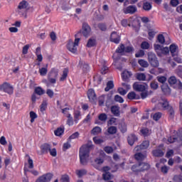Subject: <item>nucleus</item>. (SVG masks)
Here are the masks:
<instances>
[{
    "instance_id": "obj_1",
    "label": "nucleus",
    "mask_w": 182,
    "mask_h": 182,
    "mask_svg": "<svg viewBox=\"0 0 182 182\" xmlns=\"http://www.w3.org/2000/svg\"><path fill=\"white\" fill-rule=\"evenodd\" d=\"M91 150H93V145L92 144H87L83 145L80 149V161L81 164L84 166L87 164L89 160V153Z\"/></svg>"
},
{
    "instance_id": "obj_2",
    "label": "nucleus",
    "mask_w": 182,
    "mask_h": 182,
    "mask_svg": "<svg viewBox=\"0 0 182 182\" xmlns=\"http://www.w3.org/2000/svg\"><path fill=\"white\" fill-rule=\"evenodd\" d=\"M134 50V48L132 46H127L125 47L124 45L121 44L117 49L116 50V53L113 55L112 58L114 60L117 61L120 59L119 56V53L123 54L124 52L126 53H132Z\"/></svg>"
},
{
    "instance_id": "obj_3",
    "label": "nucleus",
    "mask_w": 182,
    "mask_h": 182,
    "mask_svg": "<svg viewBox=\"0 0 182 182\" xmlns=\"http://www.w3.org/2000/svg\"><path fill=\"white\" fill-rule=\"evenodd\" d=\"M31 9L29 3L27 1H21L17 7V12L21 16H23L25 18H28V11Z\"/></svg>"
},
{
    "instance_id": "obj_4",
    "label": "nucleus",
    "mask_w": 182,
    "mask_h": 182,
    "mask_svg": "<svg viewBox=\"0 0 182 182\" xmlns=\"http://www.w3.org/2000/svg\"><path fill=\"white\" fill-rule=\"evenodd\" d=\"M154 49L159 58H161L163 55H168L170 53V50L168 47H163V46L159 44H154Z\"/></svg>"
},
{
    "instance_id": "obj_5",
    "label": "nucleus",
    "mask_w": 182,
    "mask_h": 182,
    "mask_svg": "<svg viewBox=\"0 0 182 182\" xmlns=\"http://www.w3.org/2000/svg\"><path fill=\"white\" fill-rule=\"evenodd\" d=\"M148 56V62L151 65L152 68H159L160 65V63L159 62V59L157 58V55L156 53L153 52H149L147 53Z\"/></svg>"
},
{
    "instance_id": "obj_6",
    "label": "nucleus",
    "mask_w": 182,
    "mask_h": 182,
    "mask_svg": "<svg viewBox=\"0 0 182 182\" xmlns=\"http://www.w3.org/2000/svg\"><path fill=\"white\" fill-rule=\"evenodd\" d=\"M78 45H79V38H75V42H73V41L72 40H69L67 44V49H68V50L71 52V53H77V46H78Z\"/></svg>"
},
{
    "instance_id": "obj_7",
    "label": "nucleus",
    "mask_w": 182,
    "mask_h": 182,
    "mask_svg": "<svg viewBox=\"0 0 182 182\" xmlns=\"http://www.w3.org/2000/svg\"><path fill=\"white\" fill-rule=\"evenodd\" d=\"M178 134V137L173 136L168 138V143H178L179 146H182V128L179 129Z\"/></svg>"
},
{
    "instance_id": "obj_8",
    "label": "nucleus",
    "mask_w": 182,
    "mask_h": 182,
    "mask_svg": "<svg viewBox=\"0 0 182 182\" xmlns=\"http://www.w3.org/2000/svg\"><path fill=\"white\" fill-rule=\"evenodd\" d=\"M0 90H2L4 93H7L8 95H13L14 86L9 82H4L0 85Z\"/></svg>"
},
{
    "instance_id": "obj_9",
    "label": "nucleus",
    "mask_w": 182,
    "mask_h": 182,
    "mask_svg": "<svg viewBox=\"0 0 182 182\" xmlns=\"http://www.w3.org/2000/svg\"><path fill=\"white\" fill-rule=\"evenodd\" d=\"M81 32L83 36L87 38V36H90V33H92V28H90V26H89V24L84 23L82 24Z\"/></svg>"
},
{
    "instance_id": "obj_10",
    "label": "nucleus",
    "mask_w": 182,
    "mask_h": 182,
    "mask_svg": "<svg viewBox=\"0 0 182 182\" xmlns=\"http://www.w3.org/2000/svg\"><path fill=\"white\" fill-rule=\"evenodd\" d=\"M150 146V142L149 141H144L140 145L136 146L134 149V151L139 152L141 151V150H146V149H149Z\"/></svg>"
},
{
    "instance_id": "obj_11",
    "label": "nucleus",
    "mask_w": 182,
    "mask_h": 182,
    "mask_svg": "<svg viewBox=\"0 0 182 182\" xmlns=\"http://www.w3.org/2000/svg\"><path fill=\"white\" fill-rule=\"evenodd\" d=\"M52 177H53L52 173H46L38 177L36 182H49L52 180Z\"/></svg>"
},
{
    "instance_id": "obj_12",
    "label": "nucleus",
    "mask_w": 182,
    "mask_h": 182,
    "mask_svg": "<svg viewBox=\"0 0 182 182\" xmlns=\"http://www.w3.org/2000/svg\"><path fill=\"white\" fill-rule=\"evenodd\" d=\"M148 87L147 85L139 84V82H135L133 85L134 90H136V92H144Z\"/></svg>"
},
{
    "instance_id": "obj_13",
    "label": "nucleus",
    "mask_w": 182,
    "mask_h": 182,
    "mask_svg": "<svg viewBox=\"0 0 182 182\" xmlns=\"http://www.w3.org/2000/svg\"><path fill=\"white\" fill-rule=\"evenodd\" d=\"M161 147H163V145H160L159 148L152 151L154 157H163L164 156V149Z\"/></svg>"
},
{
    "instance_id": "obj_14",
    "label": "nucleus",
    "mask_w": 182,
    "mask_h": 182,
    "mask_svg": "<svg viewBox=\"0 0 182 182\" xmlns=\"http://www.w3.org/2000/svg\"><path fill=\"white\" fill-rule=\"evenodd\" d=\"M87 97L91 103H95L97 99L94 89H90L87 92Z\"/></svg>"
},
{
    "instance_id": "obj_15",
    "label": "nucleus",
    "mask_w": 182,
    "mask_h": 182,
    "mask_svg": "<svg viewBox=\"0 0 182 182\" xmlns=\"http://www.w3.org/2000/svg\"><path fill=\"white\" fill-rule=\"evenodd\" d=\"M124 14H130L133 15V14H136L137 12V7L136 6H129L127 8L123 9Z\"/></svg>"
},
{
    "instance_id": "obj_16",
    "label": "nucleus",
    "mask_w": 182,
    "mask_h": 182,
    "mask_svg": "<svg viewBox=\"0 0 182 182\" xmlns=\"http://www.w3.org/2000/svg\"><path fill=\"white\" fill-rule=\"evenodd\" d=\"M169 51L172 57L178 56V46H177V45L171 44L169 46Z\"/></svg>"
},
{
    "instance_id": "obj_17",
    "label": "nucleus",
    "mask_w": 182,
    "mask_h": 182,
    "mask_svg": "<svg viewBox=\"0 0 182 182\" xmlns=\"http://www.w3.org/2000/svg\"><path fill=\"white\" fill-rule=\"evenodd\" d=\"M104 161H105L103 160V159H102V158H97L94 161L93 166L97 170H100V168H102L101 166L103 164Z\"/></svg>"
},
{
    "instance_id": "obj_18",
    "label": "nucleus",
    "mask_w": 182,
    "mask_h": 182,
    "mask_svg": "<svg viewBox=\"0 0 182 182\" xmlns=\"http://www.w3.org/2000/svg\"><path fill=\"white\" fill-rule=\"evenodd\" d=\"M138 140L139 138L134 134H130L127 138V141L129 146H133Z\"/></svg>"
},
{
    "instance_id": "obj_19",
    "label": "nucleus",
    "mask_w": 182,
    "mask_h": 182,
    "mask_svg": "<svg viewBox=\"0 0 182 182\" xmlns=\"http://www.w3.org/2000/svg\"><path fill=\"white\" fill-rule=\"evenodd\" d=\"M110 41L111 42H114V43H119L120 42V36L116 31H114L111 33Z\"/></svg>"
},
{
    "instance_id": "obj_20",
    "label": "nucleus",
    "mask_w": 182,
    "mask_h": 182,
    "mask_svg": "<svg viewBox=\"0 0 182 182\" xmlns=\"http://www.w3.org/2000/svg\"><path fill=\"white\" fill-rule=\"evenodd\" d=\"M147 157L146 152L141 153L139 152L134 154V158L137 161H143Z\"/></svg>"
},
{
    "instance_id": "obj_21",
    "label": "nucleus",
    "mask_w": 182,
    "mask_h": 182,
    "mask_svg": "<svg viewBox=\"0 0 182 182\" xmlns=\"http://www.w3.org/2000/svg\"><path fill=\"white\" fill-rule=\"evenodd\" d=\"M161 90L164 95H166L167 96H169V95H171V89H170V87H168V84H163L161 85Z\"/></svg>"
},
{
    "instance_id": "obj_22",
    "label": "nucleus",
    "mask_w": 182,
    "mask_h": 182,
    "mask_svg": "<svg viewBox=\"0 0 182 182\" xmlns=\"http://www.w3.org/2000/svg\"><path fill=\"white\" fill-rule=\"evenodd\" d=\"M41 153H43V154H46V153H48V151L50 150L51 146L50 144L45 143L41 146Z\"/></svg>"
},
{
    "instance_id": "obj_23",
    "label": "nucleus",
    "mask_w": 182,
    "mask_h": 182,
    "mask_svg": "<svg viewBox=\"0 0 182 182\" xmlns=\"http://www.w3.org/2000/svg\"><path fill=\"white\" fill-rule=\"evenodd\" d=\"M51 73L54 74V78L48 77V82H50V83H52L53 85L56 83V79L58 78V70L53 69L51 70Z\"/></svg>"
},
{
    "instance_id": "obj_24",
    "label": "nucleus",
    "mask_w": 182,
    "mask_h": 182,
    "mask_svg": "<svg viewBox=\"0 0 182 182\" xmlns=\"http://www.w3.org/2000/svg\"><path fill=\"white\" fill-rule=\"evenodd\" d=\"M111 112L114 116H120V107H119L118 106H112L111 107Z\"/></svg>"
},
{
    "instance_id": "obj_25",
    "label": "nucleus",
    "mask_w": 182,
    "mask_h": 182,
    "mask_svg": "<svg viewBox=\"0 0 182 182\" xmlns=\"http://www.w3.org/2000/svg\"><path fill=\"white\" fill-rule=\"evenodd\" d=\"M136 32L140 31V21L134 20L132 25Z\"/></svg>"
},
{
    "instance_id": "obj_26",
    "label": "nucleus",
    "mask_w": 182,
    "mask_h": 182,
    "mask_svg": "<svg viewBox=\"0 0 182 182\" xmlns=\"http://www.w3.org/2000/svg\"><path fill=\"white\" fill-rule=\"evenodd\" d=\"M140 171H144L146 170H149L150 168V165L149 164H146L144 162H141L139 164Z\"/></svg>"
},
{
    "instance_id": "obj_27",
    "label": "nucleus",
    "mask_w": 182,
    "mask_h": 182,
    "mask_svg": "<svg viewBox=\"0 0 182 182\" xmlns=\"http://www.w3.org/2000/svg\"><path fill=\"white\" fill-rule=\"evenodd\" d=\"M65 133V127L62 126L58 127L56 130L54 131V134L56 136H60Z\"/></svg>"
},
{
    "instance_id": "obj_28",
    "label": "nucleus",
    "mask_w": 182,
    "mask_h": 182,
    "mask_svg": "<svg viewBox=\"0 0 182 182\" xmlns=\"http://www.w3.org/2000/svg\"><path fill=\"white\" fill-rule=\"evenodd\" d=\"M159 105L161 106L163 110H168V107H171V106L168 105V102H167L166 100L161 102H159Z\"/></svg>"
},
{
    "instance_id": "obj_29",
    "label": "nucleus",
    "mask_w": 182,
    "mask_h": 182,
    "mask_svg": "<svg viewBox=\"0 0 182 182\" xmlns=\"http://www.w3.org/2000/svg\"><path fill=\"white\" fill-rule=\"evenodd\" d=\"M132 76V73L124 70L122 74V77L123 80L127 81L129 78Z\"/></svg>"
},
{
    "instance_id": "obj_30",
    "label": "nucleus",
    "mask_w": 182,
    "mask_h": 182,
    "mask_svg": "<svg viewBox=\"0 0 182 182\" xmlns=\"http://www.w3.org/2000/svg\"><path fill=\"white\" fill-rule=\"evenodd\" d=\"M102 133V128L100 127H95L91 130V134L93 136H97V134H100Z\"/></svg>"
},
{
    "instance_id": "obj_31",
    "label": "nucleus",
    "mask_w": 182,
    "mask_h": 182,
    "mask_svg": "<svg viewBox=\"0 0 182 182\" xmlns=\"http://www.w3.org/2000/svg\"><path fill=\"white\" fill-rule=\"evenodd\" d=\"M93 46H96V38H91L87 41V48H92Z\"/></svg>"
},
{
    "instance_id": "obj_32",
    "label": "nucleus",
    "mask_w": 182,
    "mask_h": 182,
    "mask_svg": "<svg viewBox=\"0 0 182 182\" xmlns=\"http://www.w3.org/2000/svg\"><path fill=\"white\" fill-rule=\"evenodd\" d=\"M102 178L105 181H109V180H112V178H113V175H112L110 172L104 173L102 174Z\"/></svg>"
},
{
    "instance_id": "obj_33",
    "label": "nucleus",
    "mask_w": 182,
    "mask_h": 182,
    "mask_svg": "<svg viewBox=\"0 0 182 182\" xmlns=\"http://www.w3.org/2000/svg\"><path fill=\"white\" fill-rule=\"evenodd\" d=\"M34 92L36 95H38V96H42V95H45V90L41 87H37L35 88Z\"/></svg>"
},
{
    "instance_id": "obj_34",
    "label": "nucleus",
    "mask_w": 182,
    "mask_h": 182,
    "mask_svg": "<svg viewBox=\"0 0 182 182\" xmlns=\"http://www.w3.org/2000/svg\"><path fill=\"white\" fill-rule=\"evenodd\" d=\"M114 87V84L113 83V81L110 80L107 82V87H105V92H109V90H111V89H113Z\"/></svg>"
},
{
    "instance_id": "obj_35",
    "label": "nucleus",
    "mask_w": 182,
    "mask_h": 182,
    "mask_svg": "<svg viewBox=\"0 0 182 182\" xmlns=\"http://www.w3.org/2000/svg\"><path fill=\"white\" fill-rule=\"evenodd\" d=\"M68 73H69V70L68 68L64 69V70L63 71V75L60 78V82H63L64 80H66V77H68Z\"/></svg>"
},
{
    "instance_id": "obj_36",
    "label": "nucleus",
    "mask_w": 182,
    "mask_h": 182,
    "mask_svg": "<svg viewBox=\"0 0 182 182\" xmlns=\"http://www.w3.org/2000/svg\"><path fill=\"white\" fill-rule=\"evenodd\" d=\"M39 73L41 76H46L48 73V64L46 65V68H39Z\"/></svg>"
},
{
    "instance_id": "obj_37",
    "label": "nucleus",
    "mask_w": 182,
    "mask_h": 182,
    "mask_svg": "<svg viewBox=\"0 0 182 182\" xmlns=\"http://www.w3.org/2000/svg\"><path fill=\"white\" fill-rule=\"evenodd\" d=\"M109 134H116L117 133V127H109L107 129Z\"/></svg>"
},
{
    "instance_id": "obj_38",
    "label": "nucleus",
    "mask_w": 182,
    "mask_h": 182,
    "mask_svg": "<svg viewBox=\"0 0 182 182\" xmlns=\"http://www.w3.org/2000/svg\"><path fill=\"white\" fill-rule=\"evenodd\" d=\"M157 41L159 43H161V45H164L166 42V39L164 38V36L163 34H159L157 36Z\"/></svg>"
},
{
    "instance_id": "obj_39",
    "label": "nucleus",
    "mask_w": 182,
    "mask_h": 182,
    "mask_svg": "<svg viewBox=\"0 0 182 182\" xmlns=\"http://www.w3.org/2000/svg\"><path fill=\"white\" fill-rule=\"evenodd\" d=\"M94 18L96 19V21H103L105 19V16L103 14H99L97 12H95L94 14Z\"/></svg>"
},
{
    "instance_id": "obj_40",
    "label": "nucleus",
    "mask_w": 182,
    "mask_h": 182,
    "mask_svg": "<svg viewBox=\"0 0 182 182\" xmlns=\"http://www.w3.org/2000/svg\"><path fill=\"white\" fill-rule=\"evenodd\" d=\"M168 82L169 83V85H171V86H173V85H176V83H177V78H176V77L174 76H171L168 78Z\"/></svg>"
},
{
    "instance_id": "obj_41",
    "label": "nucleus",
    "mask_w": 182,
    "mask_h": 182,
    "mask_svg": "<svg viewBox=\"0 0 182 182\" xmlns=\"http://www.w3.org/2000/svg\"><path fill=\"white\" fill-rule=\"evenodd\" d=\"M138 63L142 68H149V63L144 60H139Z\"/></svg>"
},
{
    "instance_id": "obj_42",
    "label": "nucleus",
    "mask_w": 182,
    "mask_h": 182,
    "mask_svg": "<svg viewBox=\"0 0 182 182\" xmlns=\"http://www.w3.org/2000/svg\"><path fill=\"white\" fill-rule=\"evenodd\" d=\"M80 68H82V69L84 72H86V70H88V69H89V65L85 63V62H83V61L80 62Z\"/></svg>"
},
{
    "instance_id": "obj_43",
    "label": "nucleus",
    "mask_w": 182,
    "mask_h": 182,
    "mask_svg": "<svg viewBox=\"0 0 182 182\" xmlns=\"http://www.w3.org/2000/svg\"><path fill=\"white\" fill-rule=\"evenodd\" d=\"M150 87L153 89V90H157V89H159V83L156 81H152L150 83Z\"/></svg>"
},
{
    "instance_id": "obj_44",
    "label": "nucleus",
    "mask_w": 182,
    "mask_h": 182,
    "mask_svg": "<svg viewBox=\"0 0 182 182\" xmlns=\"http://www.w3.org/2000/svg\"><path fill=\"white\" fill-rule=\"evenodd\" d=\"M30 117H31V123H33V122H35V119L38 118V115L36 114V113H35V112L33 111H31L30 112Z\"/></svg>"
},
{
    "instance_id": "obj_45",
    "label": "nucleus",
    "mask_w": 182,
    "mask_h": 182,
    "mask_svg": "<svg viewBox=\"0 0 182 182\" xmlns=\"http://www.w3.org/2000/svg\"><path fill=\"white\" fill-rule=\"evenodd\" d=\"M136 79L138 80L144 81L146 80V75L144 73H138L136 74Z\"/></svg>"
},
{
    "instance_id": "obj_46",
    "label": "nucleus",
    "mask_w": 182,
    "mask_h": 182,
    "mask_svg": "<svg viewBox=\"0 0 182 182\" xmlns=\"http://www.w3.org/2000/svg\"><path fill=\"white\" fill-rule=\"evenodd\" d=\"M162 114L161 112H156L153 115V119L155 122H159L161 119Z\"/></svg>"
},
{
    "instance_id": "obj_47",
    "label": "nucleus",
    "mask_w": 182,
    "mask_h": 182,
    "mask_svg": "<svg viewBox=\"0 0 182 182\" xmlns=\"http://www.w3.org/2000/svg\"><path fill=\"white\" fill-rule=\"evenodd\" d=\"M143 9L144 11H150L151 9V4L149 2H145L143 4Z\"/></svg>"
},
{
    "instance_id": "obj_48",
    "label": "nucleus",
    "mask_w": 182,
    "mask_h": 182,
    "mask_svg": "<svg viewBox=\"0 0 182 182\" xmlns=\"http://www.w3.org/2000/svg\"><path fill=\"white\" fill-rule=\"evenodd\" d=\"M97 26L100 31H105L107 29V26H106V23H99L97 24Z\"/></svg>"
},
{
    "instance_id": "obj_49",
    "label": "nucleus",
    "mask_w": 182,
    "mask_h": 182,
    "mask_svg": "<svg viewBox=\"0 0 182 182\" xmlns=\"http://www.w3.org/2000/svg\"><path fill=\"white\" fill-rule=\"evenodd\" d=\"M158 82H159V83H162V85H166V83H164L166 80L167 78L164 76H158L156 77Z\"/></svg>"
},
{
    "instance_id": "obj_50",
    "label": "nucleus",
    "mask_w": 182,
    "mask_h": 182,
    "mask_svg": "<svg viewBox=\"0 0 182 182\" xmlns=\"http://www.w3.org/2000/svg\"><path fill=\"white\" fill-rule=\"evenodd\" d=\"M46 107H48V102H46V100H44L43 101L41 105V108H40L41 112H45V110H46Z\"/></svg>"
},
{
    "instance_id": "obj_51",
    "label": "nucleus",
    "mask_w": 182,
    "mask_h": 182,
    "mask_svg": "<svg viewBox=\"0 0 182 182\" xmlns=\"http://www.w3.org/2000/svg\"><path fill=\"white\" fill-rule=\"evenodd\" d=\"M168 111L169 113V117L171 119H173L174 118V109H173V107H168Z\"/></svg>"
},
{
    "instance_id": "obj_52",
    "label": "nucleus",
    "mask_w": 182,
    "mask_h": 182,
    "mask_svg": "<svg viewBox=\"0 0 182 182\" xmlns=\"http://www.w3.org/2000/svg\"><path fill=\"white\" fill-rule=\"evenodd\" d=\"M132 170L134 173H140V166L139 164L134 165L132 166Z\"/></svg>"
},
{
    "instance_id": "obj_53",
    "label": "nucleus",
    "mask_w": 182,
    "mask_h": 182,
    "mask_svg": "<svg viewBox=\"0 0 182 182\" xmlns=\"http://www.w3.org/2000/svg\"><path fill=\"white\" fill-rule=\"evenodd\" d=\"M29 48H31V46L29 44H27L23 47V50H22L23 55L28 54V50H29Z\"/></svg>"
},
{
    "instance_id": "obj_54",
    "label": "nucleus",
    "mask_w": 182,
    "mask_h": 182,
    "mask_svg": "<svg viewBox=\"0 0 182 182\" xmlns=\"http://www.w3.org/2000/svg\"><path fill=\"white\" fill-rule=\"evenodd\" d=\"M127 97H128V99H129V100H133L136 99V92H131L128 93Z\"/></svg>"
},
{
    "instance_id": "obj_55",
    "label": "nucleus",
    "mask_w": 182,
    "mask_h": 182,
    "mask_svg": "<svg viewBox=\"0 0 182 182\" xmlns=\"http://www.w3.org/2000/svg\"><path fill=\"white\" fill-rule=\"evenodd\" d=\"M26 157H28V168H33V160L31 159L29 155H26Z\"/></svg>"
},
{
    "instance_id": "obj_56",
    "label": "nucleus",
    "mask_w": 182,
    "mask_h": 182,
    "mask_svg": "<svg viewBox=\"0 0 182 182\" xmlns=\"http://www.w3.org/2000/svg\"><path fill=\"white\" fill-rule=\"evenodd\" d=\"M175 182H182V176L181 175H175L173 178Z\"/></svg>"
},
{
    "instance_id": "obj_57",
    "label": "nucleus",
    "mask_w": 182,
    "mask_h": 182,
    "mask_svg": "<svg viewBox=\"0 0 182 182\" xmlns=\"http://www.w3.org/2000/svg\"><path fill=\"white\" fill-rule=\"evenodd\" d=\"M141 49H149L150 48V44L146 41H144L141 44Z\"/></svg>"
},
{
    "instance_id": "obj_58",
    "label": "nucleus",
    "mask_w": 182,
    "mask_h": 182,
    "mask_svg": "<svg viewBox=\"0 0 182 182\" xmlns=\"http://www.w3.org/2000/svg\"><path fill=\"white\" fill-rule=\"evenodd\" d=\"M86 170H77L76 171V174L78 177H82V176H85L86 174Z\"/></svg>"
},
{
    "instance_id": "obj_59",
    "label": "nucleus",
    "mask_w": 182,
    "mask_h": 182,
    "mask_svg": "<svg viewBox=\"0 0 182 182\" xmlns=\"http://www.w3.org/2000/svg\"><path fill=\"white\" fill-rule=\"evenodd\" d=\"M99 120H101V122H106V120H107V115L106 114H100Z\"/></svg>"
},
{
    "instance_id": "obj_60",
    "label": "nucleus",
    "mask_w": 182,
    "mask_h": 182,
    "mask_svg": "<svg viewBox=\"0 0 182 182\" xmlns=\"http://www.w3.org/2000/svg\"><path fill=\"white\" fill-rule=\"evenodd\" d=\"M114 100L115 102H119V103H123V102H124V100H123V97H122L118 95H115Z\"/></svg>"
},
{
    "instance_id": "obj_61",
    "label": "nucleus",
    "mask_w": 182,
    "mask_h": 182,
    "mask_svg": "<svg viewBox=\"0 0 182 182\" xmlns=\"http://www.w3.org/2000/svg\"><path fill=\"white\" fill-rule=\"evenodd\" d=\"M77 137H79V132H75L68 138V141L73 140V139H77Z\"/></svg>"
},
{
    "instance_id": "obj_62",
    "label": "nucleus",
    "mask_w": 182,
    "mask_h": 182,
    "mask_svg": "<svg viewBox=\"0 0 182 182\" xmlns=\"http://www.w3.org/2000/svg\"><path fill=\"white\" fill-rule=\"evenodd\" d=\"M141 133L143 134V136H149V129L147 128H144L142 129H141Z\"/></svg>"
},
{
    "instance_id": "obj_63",
    "label": "nucleus",
    "mask_w": 182,
    "mask_h": 182,
    "mask_svg": "<svg viewBox=\"0 0 182 182\" xmlns=\"http://www.w3.org/2000/svg\"><path fill=\"white\" fill-rule=\"evenodd\" d=\"M136 58H141V56H144V50H140L135 54Z\"/></svg>"
},
{
    "instance_id": "obj_64",
    "label": "nucleus",
    "mask_w": 182,
    "mask_h": 182,
    "mask_svg": "<svg viewBox=\"0 0 182 182\" xmlns=\"http://www.w3.org/2000/svg\"><path fill=\"white\" fill-rule=\"evenodd\" d=\"M46 95H48V96H49L50 97V99H52V97H53V95H55V93L53 92V91L50 89H48L46 90Z\"/></svg>"
}]
</instances>
